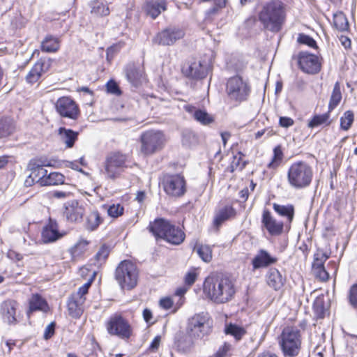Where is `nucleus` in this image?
I'll list each match as a JSON object with an SVG mask.
<instances>
[{
    "label": "nucleus",
    "mask_w": 357,
    "mask_h": 357,
    "mask_svg": "<svg viewBox=\"0 0 357 357\" xmlns=\"http://www.w3.org/2000/svg\"><path fill=\"white\" fill-rule=\"evenodd\" d=\"M109 334L116 335L122 339H128L132 335V328L129 323L121 315L112 316L107 323Z\"/></svg>",
    "instance_id": "f8f14e48"
},
{
    "label": "nucleus",
    "mask_w": 357,
    "mask_h": 357,
    "mask_svg": "<svg viewBox=\"0 0 357 357\" xmlns=\"http://www.w3.org/2000/svg\"><path fill=\"white\" fill-rule=\"evenodd\" d=\"M236 211L231 206L227 205L220 208L215 212L213 225L218 229L225 221L235 218Z\"/></svg>",
    "instance_id": "bb28decb"
},
{
    "label": "nucleus",
    "mask_w": 357,
    "mask_h": 357,
    "mask_svg": "<svg viewBox=\"0 0 357 357\" xmlns=\"http://www.w3.org/2000/svg\"><path fill=\"white\" fill-rule=\"evenodd\" d=\"M284 154L280 146H277L273 149V155L271 162L267 165L269 169H276L278 167L283 160Z\"/></svg>",
    "instance_id": "79ce46f5"
},
{
    "label": "nucleus",
    "mask_w": 357,
    "mask_h": 357,
    "mask_svg": "<svg viewBox=\"0 0 357 357\" xmlns=\"http://www.w3.org/2000/svg\"><path fill=\"white\" fill-rule=\"evenodd\" d=\"M139 140L140 151L144 155H150L160 151L166 142L163 132L154 130L142 132Z\"/></svg>",
    "instance_id": "6e6552de"
},
{
    "label": "nucleus",
    "mask_w": 357,
    "mask_h": 357,
    "mask_svg": "<svg viewBox=\"0 0 357 357\" xmlns=\"http://www.w3.org/2000/svg\"><path fill=\"white\" fill-rule=\"evenodd\" d=\"M347 299L349 305L357 310V282L351 286L348 291Z\"/></svg>",
    "instance_id": "603ef678"
},
{
    "label": "nucleus",
    "mask_w": 357,
    "mask_h": 357,
    "mask_svg": "<svg viewBox=\"0 0 357 357\" xmlns=\"http://www.w3.org/2000/svg\"><path fill=\"white\" fill-rule=\"evenodd\" d=\"M225 332L227 335L233 336L236 341L241 340L246 333L245 330L236 324H229L225 326Z\"/></svg>",
    "instance_id": "ea45409f"
},
{
    "label": "nucleus",
    "mask_w": 357,
    "mask_h": 357,
    "mask_svg": "<svg viewBox=\"0 0 357 357\" xmlns=\"http://www.w3.org/2000/svg\"><path fill=\"white\" fill-rule=\"evenodd\" d=\"M285 278L278 269H269L266 276V282L269 287L279 290L284 284Z\"/></svg>",
    "instance_id": "c85d7f7f"
},
{
    "label": "nucleus",
    "mask_w": 357,
    "mask_h": 357,
    "mask_svg": "<svg viewBox=\"0 0 357 357\" xmlns=\"http://www.w3.org/2000/svg\"><path fill=\"white\" fill-rule=\"evenodd\" d=\"M279 124L281 127L289 128L294 124V120L289 117L282 116L280 118Z\"/></svg>",
    "instance_id": "0e129e2a"
},
{
    "label": "nucleus",
    "mask_w": 357,
    "mask_h": 357,
    "mask_svg": "<svg viewBox=\"0 0 357 357\" xmlns=\"http://www.w3.org/2000/svg\"><path fill=\"white\" fill-rule=\"evenodd\" d=\"M52 66V60L44 57L38 60L26 76V80L29 84L37 82L40 78L49 71Z\"/></svg>",
    "instance_id": "f3484780"
},
{
    "label": "nucleus",
    "mask_w": 357,
    "mask_h": 357,
    "mask_svg": "<svg viewBox=\"0 0 357 357\" xmlns=\"http://www.w3.org/2000/svg\"><path fill=\"white\" fill-rule=\"evenodd\" d=\"M84 213V208L79 203L73 200L65 204L63 215L70 222H78L82 219Z\"/></svg>",
    "instance_id": "4be33fe9"
},
{
    "label": "nucleus",
    "mask_w": 357,
    "mask_h": 357,
    "mask_svg": "<svg viewBox=\"0 0 357 357\" xmlns=\"http://www.w3.org/2000/svg\"><path fill=\"white\" fill-rule=\"evenodd\" d=\"M174 299L171 297H165L160 300V306L165 310L174 308Z\"/></svg>",
    "instance_id": "680f3d73"
},
{
    "label": "nucleus",
    "mask_w": 357,
    "mask_h": 357,
    "mask_svg": "<svg viewBox=\"0 0 357 357\" xmlns=\"http://www.w3.org/2000/svg\"><path fill=\"white\" fill-rule=\"evenodd\" d=\"M342 97L340 84L339 82H336L330 98L328 104L329 112L333 110L340 104Z\"/></svg>",
    "instance_id": "c9c22d12"
},
{
    "label": "nucleus",
    "mask_w": 357,
    "mask_h": 357,
    "mask_svg": "<svg viewBox=\"0 0 357 357\" xmlns=\"http://www.w3.org/2000/svg\"><path fill=\"white\" fill-rule=\"evenodd\" d=\"M209 64L200 61L191 63L188 67L183 68V72L186 77L194 79H202L205 78L209 71Z\"/></svg>",
    "instance_id": "a211bd4d"
},
{
    "label": "nucleus",
    "mask_w": 357,
    "mask_h": 357,
    "mask_svg": "<svg viewBox=\"0 0 357 357\" xmlns=\"http://www.w3.org/2000/svg\"><path fill=\"white\" fill-rule=\"evenodd\" d=\"M278 261V258L267 250H259L252 260L253 268H264L273 266Z\"/></svg>",
    "instance_id": "5701e85b"
},
{
    "label": "nucleus",
    "mask_w": 357,
    "mask_h": 357,
    "mask_svg": "<svg viewBox=\"0 0 357 357\" xmlns=\"http://www.w3.org/2000/svg\"><path fill=\"white\" fill-rule=\"evenodd\" d=\"M102 219L97 211H92L86 218V228L89 231L96 230L102 223Z\"/></svg>",
    "instance_id": "4c0bfd02"
},
{
    "label": "nucleus",
    "mask_w": 357,
    "mask_h": 357,
    "mask_svg": "<svg viewBox=\"0 0 357 357\" xmlns=\"http://www.w3.org/2000/svg\"><path fill=\"white\" fill-rule=\"evenodd\" d=\"M8 257L12 260L19 261L22 259V257L20 254L16 252L14 250H9L7 255Z\"/></svg>",
    "instance_id": "338daca9"
},
{
    "label": "nucleus",
    "mask_w": 357,
    "mask_h": 357,
    "mask_svg": "<svg viewBox=\"0 0 357 357\" xmlns=\"http://www.w3.org/2000/svg\"><path fill=\"white\" fill-rule=\"evenodd\" d=\"M160 342V337L156 336L150 344L149 349L155 351L158 349Z\"/></svg>",
    "instance_id": "774afa93"
},
{
    "label": "nucleus",
    "mask_w": 357,
    "mask_h": 357,
    "mask_svg": "<svg viewBox=\"0 0 357 357\" xmlns=\"http://www.w3.org/2000/svg\"><path fill=\"white\" fill-rule=\"evenodd\" d=\"M127 156L119 152L110 154L106 160L105 170L107 177L110 179H114L119 176L126 165Z\"/></svg>",
    "instance_id": "9b49d317"
},
{
    "label": "nucleus",
    "mask_w": 357,
    "mask_h": 357,
    "mask_svg": "<svg viewBox=\"0 0 357 357\" xmlns=\"http://www.w3.org/2000/svg\"><path fill=\"white\" fill-rule=\"evenodd\" d=\"M89 244V242L85 239H80L78 241L70 250L72 257L74 258L81 255L86 250Z\"/></svg>",
    "instance_id": "49530a36"
},
{
    "label": "nucleus",
    "mask_w": 357,
    "mask_h": 357,
    "mask_svg": "<svg viewBox=\"0 0 357 357\" xmlns=\"http://www.w3.org/2000/svg\"><path fill=\"white\" fill-rule=\"evenodd\" d=\"M185 110L190 114L195 120L204 126H208L214 122V118L206 110L197 109L195 106L187 105L184 106Z\"/></svg>",
    "instance_id": "b1692460"
},
{
    "label": "nucleus",
    "mask_w": 357,
    "mask_h": 357,
    "mask_svg": "<svg viewBox=\"0 0 357 357\" xmlns=\"http://www.w3.org/2000/svg\"><path fill=\"white\" fill-rule=\"evenodd\" d=\"M330 112H331L328 110V112L323 114L314 115L307 123V126L310 128H313L323 124L328 125L330 123L328 121Z\"/></svg>",
    "instance_id": "37998d69"
},
{
    "label": "nucleus",
    "mask_w": 357,
    "mask_h": 357,
    "mask_svg": "<svg viewBox=\"0 0 357 357\" xmlns=\"http://www.w3.org/2000/svg\"><path fill=\"white\" fill-rule=\"evenodd\" d=\"M167 9L165 0H149L146 3L145 10L147 15L155 19L162 11Z\"/></svg>",
    "instance_id": "cd10ccee"
},
{
    "label": "nucleus",
    "mask_w": 357,
    "mask_h": 357,
    "mask_svg": "<svg viewBox=\"0 0 357 357\" xmlns=\"http://www.w3.org/2000/svg\"><path fill=\"white\" fill-rule=\"evenodd\" d=\"M241 155L242 153L239 152L238 155H236L233 156L231 165L228 167V169L230 171V172H234L238 168L242 170L245 167L246 162L242 160Z\"/></svg>",
    "instance_id": "3c124183"
},
{
    "label": "nucleus",
    "mask_w": 357,
    "mask_h": 357,
    "mask_svg": "<svg viewBox=\"0 0 357 357\" xmlns=\"http://www.w3.org/2000/svg\"><path fill=\"white\" fill-rule=\"evenodd\" d=\"M199 257L205 262H209L212 259V250L208 245H197L195 248Z\"/></svg>",
    "instance_id": "a18cd8bd"
},
{
    "label": "nucleus",
    "mask_w": 357,
    "mask_h": 357,
    "mask_svg": "<svg viewBox=\"0 0 357 357\" xmlns=\"http://www.w3.org/2000/svg\"><path fill=\"white\" fill-rule=\"evenodd\" d=\"M63 234L59 230L56 220L50 218L48 222L43 227L41 234L42 241L45 243H53L60 239Z\"/></svg>",
    "instance_id": "412c9836"
},
{
    "label": "nucleus",
    "mask_w": 357,
    "mask_h": 357,
    "mask_svg": "<svg viewBox=\"0 0 357 357\" xmlns=\"http://www.w3.org/2000/svg\"><path fill=\"white\" fill-rule=\"evenodd\" d=\"M148 228L157 239L162 238L174 245L181 244L185 237L181 228L165 218H157L151 222Z\"/></svg>",
    "instance_id": "7ed1b4c3"
},
{
    "label": "nucleus",
    "mask_w": 357,
    "mask_h": 357,
    "mask_svg": "<svg viewBox=\"0 0 357 357\" xmlns=\"http://www.w3.org/2000/svg\"><path fill=\"white\" fill-rule=\"evenodd\" d=\"M85 301L86 298H79L71 294L67 302L69 315L75 319L79 318L84 312Z\"/></svg>",
    "instance_id": "a878e982"
},
{
    "label": "nucleus",
    "mask_w": 357,
    "mask_h": 357,
    "mask_svg": "<svg viewBox=\"0 0 357 357\" xmlns=\"http://www.w3.org/2000/svg\"><path fill=\"white\" fill-rule=\"evenodd\" d=\"M298 43L300 44L305 45L312 48H317V43L316 41L310 36L300 33L297 38Z\"/></svg>",
    "instance_id": "864d4df0"
},
{
    "label": "nucleus",
    "mask_w": 357,
    "mask_h": 357,
    "mask_svg": "<svg viewBox=\"0 0 357 357\" xmlns=\"http://www.w3.org/2000/svg\"><path fill=\"white\" fill-rule=\"evenodd\" d=\"M125 42L119 41V43L114 44L113 45L108 47L106 52L107 59H109V56L112 57L114 54L120 51L125 46Z\"/></svg>",
    "instance_id": "13d9d810"
},
{
    "label": "nucleus",
    "mask_w": 357,
    "mask_h": 357,
    "mask_svg": "<svg viewBox=\"0 0 357 357\" xmlns=\"http://www.w3.org/2000/svg\"><path fill=\"white\" fill-rule=\"evenodd\" d=\"M251 91L248 82L239 75L230 77L226 84L228 99L236 104L248 100Z\"/></svg>",
    "instance_id": "423d86ee"
},
{
    "label": "nucleus",
    "mask_w": 357,
    "mask_h": 357,
    "mask_svg": "<svg viewBox=\"0 0 357 357\" xmlns=\"http://www.w3.org/2000/svg\"><path fill=\"white\" fill-rule=\"evenodd\" d=\"M60 47V40L51 35L47 36L41 43V50L45 52H55Z\"/></svg>",
    "instance_id": "2f4dec72"
},
{
    "label": "nucleus",
    "mask_w": 357,
    "mask_h": 357,
    "mask_svg": "<svg viewBox=\"0 0 357 357\" xmlns=\"http://www.w3.org/2000/svg\"><path fill=\"white\" fill-rule=\"evenodd\" d=\"M165 192L172 197H181L186 192V181L183 176L176 174H165L161 179Z\"/></svg>",
    "instance_id": "1a4fd4ad"
},
{
    "label": "nucleus",
    "mask_w": 357,
    "mask_h": 357,
    "mask_svg": "<svg viewBox=\"0 0 357 357\" xmlns=\"http://www.w3.org/2000/svg\"><path fill=\"white\" fill-rule=\"evenodd\" d=\"M231 346L230 344L225 342L222 347H220L217 352L213 355V357H225L227 354L231 350Z\"/></svg>",
    "instance_id": "052dcab7"
},
{
    "label": "nucleus",
    "mask_w": 357,
    "mask_h": 357,
    "mask_svg": "<svg viewBox=\"0 0 357 357\" xmlns=\"http://www.w3.org/2000/svg\"><path fill=\"white\" fill-rule=\"evenodd\" d=\"M185 36V32L182 29L172 26L168 27L159 32L155 38L154 43L163 45H173L177 40H181Z\"/></svg>",
    "instance_id": "4468645a"
},
{
    "label": "nucleus",
    "mask_w": 357,
    "mask_h": 357,
    "mask_svg": "<svg viewBox=\"0 0 357 357\" xmlns=\"http://www.w3.org/2000/svg\"><path fill=\"white\" fill-rule=\"evenodd\" d=\"M55 107L58 114L63 118L75 121L80 114L78 105L69 97L59 98L56 102Z\"/></svg>",
    "instance_id": "ddd939ff"
},
{
    "label": "nucleus",
    "mask_w": 357,
    "mask_h": 357,
    "mask_svg": "<svg viewBox=\"0 0 357 357\" xmlns=\"http://www.w3.org/2000/svg\"><path fill=\"white\" fill-rule=\"evenodd\" d=\"M46 166H51L46 160L43 158L31 160L27 165V169L30 174L25 180V185L31 186L34 183H37L42 186V181L47 174V171L44 168Z\"/></svg>",
    "instance_id": "9d476101"
},
{
    "label": "nucleus",
    "mask_w": 357,
    "mask_h": 357,
    "mask_svg": "<svg viewBox=\"0 0 357 357\" xmlns=\"http://www.w3.org/2000/svg\"><path fill=\"white\" fill-rule=\"evenodd\" d=\"M328 258L329 255L326 252L318 250L314 255L312 268H324V263Z\"/></svg>",
    "instance_id": "de8ad7c7"
},
{
    "label": "nucleus",
    "mask_w": 357,
    "mask_h": 357,
    "mask_svg": "<svg viewBox=\"0 0 357 357\" xmlns=\"http://www.w3.org/2000/svg\"><path fill=\"white\" fill-rule=\"evenodd\" d=\"M261 224L271 236H279L283 232L284 223L276 220L268 209L263 211Z\"/></svg>",
    "instance_id": "6ab92c4d"
},
{
    "label": "nucleus",
    "mask_w": 357,
    "mask_h": 357,
    "mask_svg": "<svg viewBox=\"0 0 357 357\" xmlns=\"http://www.w3.org/2000/svg\"><path fill=\"white\" fill-rule=\"evenodd\" d=\"M204 293L215 303H225L231 301L236 289L234 281L228 276L212 273L204 282Z\"/></svg>",
    "instance_id": "f257e3e1"
},
{
    "label": "nucleus",
    "mask_w": 357,
    "mask_h": 357,
    "mask_svg": "<svg viewBox=\"0 0 357 357\" xmlns=\"http://www.w3.org/2000/svg\"><path fill=\"white\" fill-rule=\"evenodd\" d=\"M278 344L284 357L297 356L301 349V334L296 326L283 328L278 337Z\"/></svg>",
    "instance_id": "39448f33"
},
{
    "label": "nucleus",
    "mask_w": 357,
    "mask_h": 357,
    "mask_svg": "<svg viewBox=\"0 0 357 357\" xmlns=\"http://www.w3.org/2000/svg\"><path fill=\"white\" fill-rule=\"evenodd\" d=\"M29 309L31 311L40 310L47 312L49 309L47 301L39 294H33L29 300Z\"/></svg>",
    "instance_id": "f704fd0d"
},
{
    "label": "nucleus",
    "mask_w": 357,
    "mask_h": 357,
    "mask_svg": "<svg viewBox=\"0 0 357 357\" xmlns=\"http://www.w3.org/2000/svg\"><path fill=\"white\" fill-rule=\"evenodd\" d=\"M354 121V115L352 111H346L340 118V128L343 130H348Z\"/></svg>",
    "instance_id": "09e8293b"
},
{
    "label": "nucleus",
    "mask_w": 357,
    "mask_h": 357,
    "mask_svg": "<svg viewBox=\"0 0 357 357\" xmlns=\"http://www.w3.org/2000/svg\"><path fill=\"white\" fill-rule=\"evenodd\" d=\"M198 275L199 273L196 271V269H191L188 271L183 278L185 284L188 288L191 287L197 280Z\"/></svg>",
    "instance_id": "5fc2aeb1"
},
{
    "label": "nucleus",
    "mask_w": 357,
    "mask_h": 357,
    "mask_svg": "<svg viewBox=\"0 0 357 357\" xmlns=\"http://www.w3.org/2000/svg\"><path fill=\"white\" fill-rule=\"evenodd\" d=\"M192 336H186L180 339L177 342L178 349L182 352L186 353L190 351L195 346Z\"/></svg>",
    "instance_id": "c03bdc74"
},
{
    "label": "nucleus",
    "mask_w": 357,
    "mask_h": 357,
    "mask_svg": "<svg viewBox=\"0 0 357 357\" xmlns=\"http://www.w3.org/2000/svg\"><path fill=\"white\" fill-rule=\"evenodd\" d=\"M14 120L10 117L0 118V139L8 137L15 131Z\"/></svg>",
    "instance_id": "7c9ffc66"
},
{
    "label": "nucleus",
    "mask_w": 357,
    "mask_h": 357,
    "mask_svg": "<svg viewBox=\"0 0 357 357\" xmlns=\"http://www.w3.org/2000/svg\"><path fill=\"white\" fill-rule=\"evenodd\" d=\"M55 324L54 322L50 324L45 328L44 332V338L45 340L50 339L54 333Z\"/></svg>",
    "instance_id": "69168bd1"
},
{
    "label": "nucleus",
    "mask_w": 357,
    "mask_h": 357,
    "mask_svg": "<svg viewBox=\"0 0 357 357\" xmlns=\"http://www.w3.org/2000/svg\"><path fill=\"white\" fill-rule=\"evenodd\" d=\"M96 275V272H93L90 279L82 287H80L76 293L73 294V295L79 298H86L84 296L88 293L89 289L91 287Z\"/></svg>",
    "instance_id": "8fccbe9b"
},
{
    "label": "nucleus",
    "mask_w": 357,
    "mask_h": 357,
    "mask_svg": "<svg viewBox=\"0 0 357 357\" xmlns=\"http://www.w3.org/2000/svg\"><path fill=\"white\" fill-rule=\"evenodd\" d=\"M211 331L212 320L208 313H197L188 319L187 331L194 338L202 339Z\"/></svg>",
    "instance_id": "0eeeda50"
},
{
    "label": "nucleus",
    "mask_w": 357,
    "mask_h": 357,
    "mask_svg": "<svg viewBox=\"0 0 357 357\" xmlns=\"http://www.w3.org/2000/svg\"><path fill=\"white\" fill-rule=\"evenodd\" d=\"M17 303L13 300H7L1 305L0 312L5 322L9 324L16 322V308Z\"/></svg>",
    "instance_id": "393cba45"
},
{
    "label": "nucleus",
    "mask_w": 357,
    "mask_h": 357,
    "mask_svg": "<svg viewBox=\"0 0 357 357\" xmlns=\"http://www.w3.org/2000/svg\"><path fill=\"white\" fill-rule=\"evenodd\" d=\"M115 278L123 289L130 290L137 283V269H116Z\"/></svg>",
    "instance_id": "dca6fc26"
},
{
    "label": "nucleus",
    "mask_w": 357,
    "mask_h": 357,
    "mask_svg": "<svg viewBox=\"0 0 357 357\" xmlns=\"http://www.w3.org/2000/svg\"><path fill=\"white\" fill-rule=\"evenodd\" d=\"M314 275L321 281H326L329 278V273L326 269H314Z\"/></svg>",
    "instance_id": "e2e57ef3"
},
{
    "label": "nucleus",
    "mask_w": 357,
    "mask_h": 357,
    "mask_svg": "<svg viewBox=\"0 0 357 357\" xmlns=\"http://www.w3.org/2000/svg\"><path fill=\"white\" fill-rule=\"evenodd\" d=\"M274 211L280 216L286 217L291 224L294 217V207L291 204L280 205L276 203L273 204Z\"/></svg>",
    "instance_id": "473e14b6"
},
{
    "label": "nucleus",
    "mask_w": 357,
    "mask_h": 357,
    "mask_svg": "<svg viewBox=\"0 0 357 357\" xmlns=\"http://www.w3.org/2000/svg\"><path fill=\"white\" fill-rule=\"evenodd\" d=\"M285 15L284 5L280 0L266 2L258 14L259 20L264 28L273 32L280 31Z\"/></svg>",
    "instance_id": "f03ea898"
},
{
    "label": "nucleus",
    "mask_w": 357,
    "mask_h": 357,
    "mask_svg": "<svg viewBox=\"0 0 357 357\" xmlns=\"http://www.w3.org/2000/svg\"><path fill=\"white\" fill-rule=\"evenodd\" d=\"M313 310L318 318L324 317L327 308L324 295H320L315 298L313 303Z\"/></svg>",
    "instance_id": "a19ab883"
},
{
    "label": "nucleus",
    "mask_w": 357,
    "mask_h": 357,
    "mask_svg": "<svg viewBox=\"0 0 357 357\" xmlns=\"http://www.w3.org/2000/svg\"><path fill=\"white\" fill-rule=\"evenodd\" d=\"M124 208L119 204H112L107 208V213L112 218H118L123 215Z\"/></svg>",
    "instance_id": "6e6d98bb"
},
{
    "label": "nucleus",
    "mask_w": 357,
    "mask_h": 357,
    "mask_svg": "<svg viewBox=\"0 0 357 357\" xmlns=\"http://www.w3.org/2000/svg\"><path fill=\"white\" fill-rule=\"evenodd\" d=\"M91 13L96 16H107L109 14V9L105 2L102 0H93L90 4Z\"/></svg>",
    "instance_id": "72a5a7b5"
},
{
    "label": "nucleus",
    "mask_w": 357,
    "mask_h": 357,
    "mask_svg": "<svg viewBox=\"0 0 357 357\" xmlns=\"http://www.w3.org/2000/svg\"><path fill=\"white\" fill-rule=\"evenodd\" d=\"M58 134L60 139L66 144L67 148H72L78 137L77 132L63 127L59 128Z\"/></svg>",
    "instance_id": "c756f323"
},
{
    "label": "nucleus",
    "mask_w": 357,
    "mask_h": 357,
    "mask_svg": "<svg viewBox=\"0 0 357 357\" xmlns=\"http://www.w3.org/2000/svg\"><path fill=\"white\" fill-rule=\"evenodd\" d=\"M110 250L106 245H102L94 257V262L91 264L94 266L100 267L103 265L109 256Z\"/></svg>",
    "instance_id": "58836bf2"
},
{
    "label": "nucleus",
    "mask_w": 357,
    "mask_h": 357,
    "mask_svg": "<svg viewBox=\"0 0 357 357\" xmlns=\"http://www.w3.org/2000/svg\"><path fill=\"white\" fill-rule=\"evenodd\" d=\"M334 24L335 26L341 31L347 29L348 26L347 18L342 14L335 16Z\"/></svg>",
    "instance_id": "4d7b16f0"
},
{
    "label": "nucleus",
    "mask_w": 357,
    "mask_h": 357,
    "mask_svg": "<svg viewBox=\"0 0 357 357\" xmlns=\"http://www.w3.org/2000/svg\"><path fill=\"white\" fill-rule=\"evenodd\" d=\"M107 91L108 93L119 96L121 94V91L120 90L117 83L114 80H109L107 82L106 84Z\"/></svg>",
    "instance_id": "bf43d9fd"
},
{
    "label": "nucleus",
    "mask_w": 357,
    "mask_h": 357,
    "mask_svg": "<svg viewBox=\"0 0 357 357\" xmlns=\"http://www.w3.org/2000/svg\"><path fill=\"white\" fill-rule=\"evenodd\" d=\"M127 80L134 87H138L142 84L144 79V68L134 63H128L125 68Z\"/></svg>",
    "instance_id": "aec40b11"
},
{
    "label": "nucleus",
    "mask_w": 357,
    "mask_h": 357,
    "mask_svg": "<svg viewBox=\"0 0 357 357\" xmlns=\"http://www.w3.org/2000/svg\"><path fill=\"white\" fill-rule=\"evenodd\" d=\"M312 167L305 161L293 162L287 171V181L294 189L301 190L309 187L313 178Z\"/></svg>",
    "instance_id": "20e7f679"
},
{
    "label": "nucleus",
    "mask_w": 357,
    "mask_h": 357,
    "mask_svg": "<svg viewBox=\"0 0 357 357\" xmlns=\"http://www.w3.org/2000/svg\"><path fill=\"white\" fill-rule=\"evenodd\" d=\"M300 68L305 73L316 74L321 70V63L317 56L306 52H301L298 56Z\"/></svg>",
    "instance_id": "2eb2a0df"
},
{
    "label": "nucleus",
    "mask_w": 357,
    "mask_h": 357,
    "mask_svg": "<svg viewBox=\"0 0 357 357\" xmlns=\"http://www.w3.org/2000/svg\"><path fill=\"white\" fill-rule=\"evenodd\" d=\"M64 183V176L59 172H51L42 181V186L56 185Z\"/></svg>",
    "instance_id": "e433bc0d"
}]
</instances>
